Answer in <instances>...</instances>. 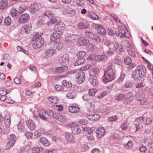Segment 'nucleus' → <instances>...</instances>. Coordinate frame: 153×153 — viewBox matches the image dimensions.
I'll return each instance as SVG.
<instances>
[{
    "label": "nucleus",
    "instance_id": "nucleus-23",
    "mask_svg": "<svg viewBox=\"0 0 153 153\" xmlns=\"http://www.w3.org/2000/svg\"><path fill=\"white\" fill-rule=\"evenodd\" d=\"M79 108L74 105L69 106L68 110L70 112L72 113H77L79 111Z\"/></svg>",
    "mask_w": 153,
    "mask_h": 153
},
{
    "label": "nucleus",
    "instance_id": "nucleus-5",
    "mask_svg": "<svg viewBox=\"0 0 153 153\" xmlns=\"http://www.w3.org/2000/svg\"><path fill=\"white\" fill-rule=\"evenodd\" d=\"M68 126L71 128L73 133L74 134H77L80 133L81 129L80 127L75 123H69Z\"/></svg>",
    "mask_w": 153,
    "mask_h": 153
},
{
    "label": "nucleus",
    "instance_id": "nucleus-10",
    "mask_svg": "<svg viewBox=\"0 0 153 153\" xmlns=\"http://www.w3.org/2000/svg\"><path fill=\"white\" fill-rule=\"evenodd\" d=\"M77 38V36L76 35H69L65 37V40L68 43H70V45H72Z\"/></svg>",
    "mask_w": 153,
    "mask_h": 153
},
{
    "label": "nucleus",
    "instance_id": "nucleus-49",
    "mask_svg": "<svg viewBox=\"0 0 153 153\" xmlns=\"http://www.w3.org/2000/svg\"><path fill=\"white\" fill-rule=\"evenodd\" d=\"M124 62L127 65H130L132 62V60L130 58L126 56L124 58Z\"/></svg>",
    "mask_w": 153,
    "mask_h": 153
},
{
    "label": "nucleus",
    "instance_id": "nucleus-56",
    "mask_svg": "<svg viewBox=\"0 0 153 153\" xmlns=\"http://www.w3.org/2000/svg\"><path fill=\"white\" fill-rule=\"evenodd\" d=\"M33 36L34 37L33 39L36 40L39 37H41V34L39 33L38 32H35L33 33Z\"/></svg>",
    "mask_w": 153,
    "mask_h": 153
},
{
    "label": "nucleus",
    "instance_id": "nucleus-40",
    "mask_svg": "<svg viewBox=\"0 0 153 153\" xmlns=\"http://www.w3.org/2000/svg\"><path fill=\"white\" fill-rule=\"evenodd\" d=\"M43 149L41 147H35L32 149V152L33 153H38L43 151Z\"/></svg>",
    "mask_w": 153,
    "mask_h": 153
},
{
    "label": "nucleus",
    "instance_id": "nucleus-14",
    "mask_svg": "<svg viewBox=\"0 0 153 153\" xmlns=\"http://www.w3.org/2000/svg\"><path fill=\"white\" fill-rule=\"evenodd\" d=\"M39 9V5L36 3H33L31 4V7L30 10L32 14H35Z\"/></svg>",
    "mask_w": 153,
    "mask_h": 153
},
{
    "label": "nucleus",
    "instance_id": "nucleus-16",
    "mask_svg": "<svg viewBox=\"0 0 153 153\" xmlns=\"http://www.w3.org/2000/svg\"><path fill=\"white\" fill-rule=\"evenodd\" d=\"M97 136L99 138H100L104 135L105 131L104 128H99L96 131Z\"/></svg>",
    "mask_w": 153,
    "mask_h": 153
},
{
    "label": "nucleus",
    "instance_id": "nucleus-21",
    "mask_svg": "<svg viewBox=\"0 0 153 153\" xmlns=\"http://www.w3.org/2000/svg\"><path fill=\"white\" fill-rule=\"evenodd\" d=\"M40 143L45 146H48L51 144L50 142L45 137H41L40 139Z\"/></svg>",
    "mask_w": 153,
    "mask_h": 153
},
{
    "label": "nucleus",
    "instance_id": "nucleus-39",
    "mask_svg": "<svg viewBox=\"0 0 153 153\" xmlns=\"http://www.w3.org/2000/svg\"><path fill=\"white\" fill-rule=\"evenodd\" d=\"M58 39H57V38L56 37V36L53 33L51 36L50 40L51 41V42L50 44H53L54 43L57 42V41Z\"/></svg>",
    "mask_w": 153,
    "mask_h": 153
},
{
    "label": "nucleus",
    "instance_id": "nucleus-32",
    "mask_svg": "<svg viewBox=\"0 0 153 153\" xmlns=\"http://www.w3.org/2000/svg\"><path fill=\"white\" fill-rule=\"evenodd\" d=\"M77 58H80L82 59H85L86 58L87 56V53L84 51H81L79 52L77 54Z\"/></svg>",
    "mask_w": 153,
    "mask_h": 153
},
{
    "label": "nucleus",
    "instance_id": "nucleus-3",
    "mask_svg": "<svg viewBox=\"0 0 153 153\" xmlns=\"http://www.w3.org/2000/svg\"><path fill=\"white\" fill-rule=\"evenodd\" d=\"M118 31L115 33L117 36L121 38L126 37L129 38L131 36L129 32L126 29V27L124 25H122L119 26L118 28Z\"/></svg>",
    "mask_w": 153,
    "mask_h": 153
},
{
    "label": "nucleus",
    "instance_id": "nucleus-51",
    "mask_svg": "<svg viewBox=\"0 0 153 153\" xmlns=\"http://www.w3.org/2000/svg\"><path fill=\"white\" fill-rule=\"evenodd\" d=\"M53 44H54L53 47L54 48H56L57 50L61 49L63 48V46L61 44L58 43L57 42L54 43Z\"/></svg>",
    "mask_w": 153,
    "mask_h": 153
},
{
    "label": "nucleus",
    "instance_id": "nucleus-24",
    "mask_svg": "<svg viewBox=\"0 0 153 153\" xmlns=\"http://www.w3.org/2000/svg\"><path fill=\"white\" fill-rule=\"evenodd\" d=\"M99 71V69L97 67H94L90 69L89 71V75L92 77L95 76Z\"/></svg>",
    "mask_w": 153,
    "mask_h": 153
},
{
    "label": "nucleus",
    "instance_id": "nucleus-44",
    "mask_svg": "<svg viewBox=\"0 0 153 153\" xmlns=\"http://www.w3.org/2000/svg\"><path fill=\"white\" fill-rule=\"evenodd\" d=\"M15 142V140H12V141H10L7 143L6 145V148L7 149H10L12 146H13Z\"/></svg>",
    "mask_w": 153,
    "mask_h": 153
},
{
    "label": "nucleus",
    "instance_id": "nucleus-38",
    "mask_svg": "<svg viewBox=\"0 0 153 153\" xmlns=\"http://www.w3.org/2000/svg\"><path fill=\"white\" fill-rule=\"evenodd\" d=\"M82 99L85 101L88 102H91L93 100L91 98L89 95L87 94H85L82 96Z\"/></svg>",
    "mask_w": 153,
    "mask_h": 153
},
{
    "label": "nucleus",
    "instance_id": "nucleus-60",
    "mask_svg": "<svg viewBox=\"0 0 153 153\" xmlns=\"http://www.w3.org/2000/svg\"><path fill=\"white\" fill-rule=\"evenodd\" d=\"M90 83L93 86H95L96 84V81L95 79L91 78L89 79Z\"/></svg>",
    "mask_w": 153,
    "mask_h": 153
},
{
    "label": "nucleus",
    "instance_id": "nucleus-8",
    "mask_svg": "<svg viewBox=\"0 0 153 153\" xmlns=\"http://www.w3.org/2000/svg\"><path fill=\"white\" fill-rule=\"evenodd\" d=\"M59 61L61 65H67L69 62V55L67 54H64L60 58Z\"/></svg>",
    "mask_w": 153,
    "mask_h": 153
},
{
    "label": "nucleus",
    "instance_id": "nucleus-62",
    "mask_svg": "<svg viewBox=\"0 0 153 153\" xmlns=\"http://www.w3.org/2000/svg\"><path fill=\"white\" fill-rule=\"evenodd\" d=\"M8 90L3 88L0 90V95H6L8 93Z\"/></svg>",
    "mask_w": 153,
    "mask_h": 153
},
{
    "label": "nucleus",
    "instance_id": "nucleus-59",
    "mask_svg": "<svg viewBox=\"0 0 153 153\" xmlns=\"http://www.w3.org/2000/svg\"><path fill=\"white\" fill-rule=\"evenodd\" d=\"M47 116L48 117V118H49V117H52L53 114H54V112L50 110H47L46 111Z\"/></svg>",
    "mask_w": 153,
    "mask_h": 153
},
{
    "label": "nucleus",
    "instance_id": "nucleus-34",
    "mask_svg": "<svg viewBox=\"0 0 153 153\" xmlns=\"http://www.w3.org/2000/svg\"><path fill=\"white\" fill-rule=\"evenodd\" d=\"M85 61V59L78 58V59L75 62L74 64V66H77L83 64Z\"/></svg>",
    "mask_w": 153,
    "mask_h": 153
},
{
    "label": "nucleus",
    "instance_id": "nucleus-18",
    "mask_svg": "<svg viewBox=\"0 0 153 153\" xmlns=\"http://www.w3.org/2000/svg\"><path fill=\"white\" fill-rule=\"evenodd\" d=\"M56 53L55 50L52 48H49L44 53L45 56L46 58H48L52 56L53 55Z\"/></svg>",
    "mask_w": 153,
    "mask_h": 153
},
{
    "label": "nucleus",
    "instance_id": "nucleus-61",
    "mask_svg": "<svg viewBox=\"0 0 153 153\" xmlns=\"http://www.w3.org/2000/svg\"><path fill=\"white\" fill-rule=\"evenodd\" d=\"M133 83L132 82L129 80H127L125 84V87L126 88H129L131 87Z\"/></svg>",
    "mask_w": 153,
    "mask_h": 153
},
{
    "label": "nucleus",
    "instance_id": "nucleus-25",
    "mask_svg": "<svg viewBox=\"0 0 153 153\" xmlns=\"http://www.w3.org/2000/svg\"><path fill=\"white\" fill-rule=\"evenodd\" d=\"M65 25L63 23L60 22H59L54 27V30H63L64 28Z\"/></svg>",
    "mask_w": 153,
    "mask_h": 153
},
{
    "label": "nucleus",
    "instance_id": "nucleus-15",
    "mask_svg": "<svg viewBox=\"0 0 153 153\" xmlns=\"http://www.w3.org/2000/svg\"><path fill=\"white\" fill-rule=\"evenodd\" d=\"M96 26L97 27V31L98 33L102 35H104L106 34L105 30L101 25L96 24Z\"/></svg>",
    "mask_w": 153,
    "mask_h": 153
},
{
    "label": "nucleus",
    "instance_id": "nucleus-33",
    "mask_svg": "<svg viewBox=\"0 0 153 153\" xmlns=\"http://www.w3.org/2000/svg\"><path fill=\"white\" fill-rule=\"evenodd\" d=\"M17 127L18 131L19 132H22L25 131V125L23 123L21 122L19 123L17 125Z\"/></svg>",
    "mask_w": 153,
    "mask_h": 153
},
{
    "label": "nucleus",
    "instance_id": "nucleus-2",
    "mask_svg": "<svg viewBox=\"0 0 153 153\" xmlns=\"http://www.w3.org/2000/svg\"><path fill=\"white\" fill-rule=\"evenodd\" d=\"M146 71L145 67L139 65L132 72V78L135 81L140 80L146 76Z\"/></svg>",
    "mask_w": 153,
    "mask_h": 153
},
{
    "label": "nucleus",
    "instance_id": "nucleus-29",
    "mask_svg": "<svg viewBox=\"0 0 153 153\" xmlns=\"http://www.w3.org/2000/svg\"><path fill=\"white\" fill-rule=\"evenodd\" d=\"M8 0H1L0 1V9L3 10L8 6Z\"/></svg>",
    "mask_w": 153,
    "mask_h": 153
},
{
    "label": "nucleus",
    "instance_id": "nucleus-42",
    "mask_svg": "<svg viewBox=\"0 0 153 153\" xmlns=\"http://www.w3.org/2000/svg\"><path fill=\"white\" fill-rule=\"evenodd\" d=\"M114 50L113 49L111 46H110L108 47V50L105 52L108 55H112L114 53Z\"/></svg>",
    "mask_w": 153,
    "mask_h": 153
},
{
    "label": "nucleus",
    "instance_id": "nucleus-1",
    "mask_svg": "<svg viewBox=\"0 0 153 153\" xmlns=\"http://www.w3.org/2000/svg\"><path fill=\"white\" fill-rule=\"evenodd\" d=\"M116 77L115 70L114 66L111 62H108L107 65L106 69L102 78V81L104 83L112 81Z\"/></svg>",
    "mask_w": 153,
    "mask_h": 153
},
{
    "label": "nucleus",
    "instance_id": "nucleus-43",
    "mask_svg": "<svg viewBox=\"0 0 153 153\" xmlns=\"http://www.w3.org/2000/svg\"><path fill=\"white\" fill-rule=\"evenodd\" d=\"M126 95L120 93L117 95L115 97V99L116 100H121L123 98H125Z\"/></svg>",
    "mask_w": 153,
    "mask_h": 153
},
{
    "label": "nucleus",
    "instance_id": "nucleus-26",
    "mask_svg": "<svg viewBox=\"0 0 153 153\" xmlns=\"http://www.w3.org/2000/svg\"><path fill=\"white\" fill-rule=\"evenodd\" d=\"M87 117L90 120L96 121L99 119L100 116L98 114H94L88 115Z\"/></svg>",
    "mask_w": 153,
    "mask_h": 153
},
{
    "label": "nucleus",
    "instance_id": "nucleus-52",
    "mask_svg": "<svg viewBox=\"0 0 153 153\" xmlns=\"http://www.w3.org/2000/svg\"><path fill=\"white\" fill-rule=\"evenodd\" d=\"M17 12L18 11L14 8H13L11 10V15L13 17H16L17 16Z\"/></svg>",
    "mask_w": 153,
    "mask_h": 153
},
{
    "label": "nucleus",
    "instance_id": "nucleus-12",
    "mask_svg": "<svg viewBox=\"0 0 153 153\" xmlns=\"http://www.w3.org/2000/svg\"><path fill=\"white\" fill-rule=\"evenodd\" d=\"M29 19V15L27 13H24L19 18L18 22L20 23H25L27 22Z\"/></svg>",
    "mask_w": 153,
    "mask_h": 153
},
{
    "label": "nucleus",
    "instance_id": "nucleus-9",
    "mask_svg": "<svg viewBox=\"0 0 153 153\" xmlns=\"http://www.w3.org/2000/svg\"><path fill=\"white\" fill-rule=\"evenodd\" d=\"M133 95L132 93L131 92L127 94L126 97L123 100V103L125 105H128L131 103L133 100Z\"/></svg>",
    "mask_w": 153,
    "mask_h": 153
},
{
    "label": "nucleus",
    "instance_id": "nucleus-17",
    "mask_svg": "<svg viewBox=\"0 0 153 153\" xmlns=\"http://www.w3.org/2000/svg\"><path fill=\"white\" fill-rule=\"evenodd\" d=\"M27 126L31 130H33L36 127V124L32 120H29L26 122Z\"/></svg>",
    "mask_w": 153,
    "mask_h": 153
},
{
    "label": "nucleus",
    "instance_id": "nucleus-55",
    "mask_svg": "<svg viewBox=\"0 0 153 153\" xmlns=\"http://www.w3.org/2000/svg\"><path fill=\"white\" fill-rule=\"evenodd\" d=\"M44 15L48 17H53L54 14L51 11H48L44 13Z\"/></svg>",
    "mask_w": 153,
    "mask_h": 153
},
{
    "label": "nucleus",
    "instance_id": "nucleus-53",
    "mask_svg": "<svg viewBox=\"0 0 153 153\" xmlns=\"http://www.w3.org/2000/svg\"><path fill=\"white\" fill-rule=\"evenodd\" d=\"M97 91V90L95 88L90 89L89 91V92L88 93L89 95L90 96H94Z\"/></svg>",
    "mask_w": 153,
    "mask_h": 153
},
{
    "label": "nucleus",
    "instance_id": "nucleus-64",
    "mask_svg": "<svg viewBox=\"0 0 153 153\" xmlns=\"http://www.w3.org/2000/svg\"><path fill=\"white\" fill-rule=\"evenodd\" d=\"M79 122L82 125H85L87 123V120L85 119H81L79 120Z\"/></svg>",
    "mask_w": 153,
    "mask_h": 153
},
{
    "label": "nucleus",
    "instance_id": "nucleus-13",
    "mask_svg": "<svg viewBox=\"0 0 153 153\" xmlns=\"http://www.w3.org/2000/svg\"><path fill=\"white\" fill-rule=\"evenodd\" d=\"M63 13L64 14L69 16H74L76 13L75 10L70 7H67L64 9Z\"/></svg>",
    "mask_w": 153,
    "mask_h": 153
},
{
    "label": "nucleus",
    "instance_id": "nucleus-36",
    "mask_svg": "<svg viewBox=\"0 0 153 153\" xmlns=\"http://www.w3.org/2000/svg\"><path fill=\"white\" fill-rule=\"evenodd\" d=\"M89 16L93 20H97L99 19V16L97 15L94 12H90Z\"/></svg>",
    "mask_w": 153,
    "mask_h": 153
},
{
    "label": "nucleus",
    "instance_id": "nucleus-28",
    "mask_svg": "<svg viewBox=\"0 0 153 153\" xmlns=\"http://www.w3.org/2000/svg\"><path fill=\"white\" fill-rule=\"evenodd\" d=\"M136 99L137 101H141V105H143L145 104L144 102L145 101L144 96H140V94L137 93L136 94Z\"/></svg>",
    "mask_w": 153,
    "mask_h": 153
},
{
    "label": "nucleus",
    "instance_id": "nucleus-4",
    "mask_svg": "<svg viewBox=\"0 0 153 153\" xmlns=\"http://www.w3.org/2000/svg\"><path fill=\"white\" fill-rule=\"evenodd\" d=\"M143 120V123L145 125H148L151 124L153 120L152 118H150L148 117H140L137 118L135 120L136 122H139L141 120Z\"/></svg>",
    "mask_w": 153,
    "mask_h": 153
},
{
    "label": "nucleus",
    "instance_id": "nucleus-19",
    "mask_svg": "<svg viewBox=\"0 0 153 153\" xmlns=\"http://www.w3.org/2000/svg\"><path fill=\"white\" fill-rule=\"evenodd\" d=\"M31 27H32L31 25H25L22 27L21 33H28L31 30Z\"/></svg>",
    "mask_w": 153,
    "mask_h": 153
},
{
    "label": "nucleus",
    "instance_id": "nucleus-37",
    "mask_svg": "<svg viewBox=\"0 0 153 153\" xmlns=\"http://www.w3.org/2000/svg\"><path fill=\"white\" fill-rule=\"evenodd\" d=\"M114 49L117 52H121L123 51V48L120 47L118 43H115L114 45Z\"/></svg>",
    "mask_w": 153,
    "mask_h": 153
},
{
    "label": "nucleus",
    "instance_id": "nucleus-31",
    "mask_svg": "<svg viewBox=\"0 0 153 153\" xmlns=\"http://www.w3.org/2000/svg\"><path fill=\"white\" fill-rule=\"evenodd\" d=\"M114 61L115 63L120 65L121 66L123 64L122 59L118 56H117L115 57Z\"/></svg>",
    "mask_w": 153,
    "mask_h": 153
},
{
    "label": "nucleus",
    "instance_id": "nucleus-11",
    "mask_svg": "<svg viewBox=\"0 0 153 153\" xmlns=\"http://www.w3.org/2000/svg\"><path fill=\"white\" fill-rule=\"evenodd\" d=\"M89 42V41L85 37H80L76 40L77 45L79 46L86 45Z\"/></svg>",
    "mask_w": 153,
    "mask_h": 153
},
{
    "label": "nucleus",
    "instance_id": "nucleus-22",
    "mask_svg": "<svg viewBox=\"0 0 153 153\" xmlns=\"http://www.w3.org/2000/svg\"><path fill=\"white\" fill-rule=\"evenodd\" d=\"M65 139L69 143H72L74 141V138L72 134L67 132L65 134Z\"/></svg>",
    "mask_w": 153,
    "mask_h": 153
},
{
    "label": "nucleus",
    "instance_id": "nucleus-45",
    "mask_svg": "<svg viewBox=\"0 0 153 153\" xmlns=\"http://www.w3.org/2000/svg\"><path fill=\"white\" fill-rule=\"evenodd\" d=\"M56 30V31L54 32L53 33L56 36V37L57 39H59L60 38L61 35L62 34V33L61 30Z\"/></svg>",
    "mask_w": 153,
    "mask_h": 153
},
{
    "label": "nucleus",
    "instance_id": "nucleus-35",
    "mask_svg": "<svg viewBox=\"0 0 153 153\" xmlns=\"http://www.w3.org/2000/svg\"><path fill=\"white\" fill-rule=\"evenodd\" d=\"M49 101L54 104L57 103L59 100L57 97L56 96H51L48 98Z\"/></svg>",
    "mask_w": 153,
    "mask_h": 153
},
{
    "label": "nucleus",
    "instance_id": "nucleus-50",
    "mask_svg": "<svg viewBox=\"0 0 153 153\" xmlns=\"http://www.w3.org/2000/svg\"><path fill=\"white\" fill-rule=\"evenodd\" d=\"M67 68L68 67L67 66L59 67L55 69V71L57 73L61 72L63 71L64 68L67 69Z\"/></svg>",
    "mask_w": 153,
    "mask_h": 153
},
{
    "label": "nucleus",
    "instance_id": "nucleus-46",
    "mask_svg": "<svg viewBox=\"0 0 153 153\" xmlns=\"http://www.w3.org/2000/svg\"><path fill=\"white\" fill-rule=\"evenodd\" d=\"M4 22L6 25H10L12 22L10 17L9 16L6 17L4 20Z\"/></svg>",
    "mask_w": 153,
    "mask_h": 153
},
{
    "label": "nucleus",
    "instance_id": "nucleus-47",
    "mask_svg": "<svg viewBox=\"0 0 153 153\" xmlns=\"http://www.w3.org/2000/svg\"><path fill=\"white\" fill-rule=\"evenodd\" d=\"M66 96L68 98L71 99H74L76 96V94L74 92H71L68 93Z\"/></svg>",
    "mask_w": 153,
    "mask_h": 153
},
{
    "label": "nucleus",
    "instance_id": "nucleus-27",
    "mask_svg": "<svg viewBox=\"0 0 153 153\" xmlns=\"http://www.w3.org/2000/svg\"><path fill=\"white\" fill-rule=\"evenodd\" d=\"M4 122L7 127L8 128L10 126L11 123L10 117L9 114H6L5 115Z\"/></svg>",
    "mask_w": 153,
    "mask_h": 153
},
{
    "label": "nucleus",
    "instance_id": "nucleus-6",
    "mask_svg": "<svg viewBox=\"0 0 153 153\" xmlns=\"http://www.w3.org/2000/svg\"><path fill=\"white\" fill-rule=\"evenodd\" d=\"M75 79L78 83H82L85 79V73L82 71L79 72L76 75Z\"/></svg>",
    "mask_w": 153,
    "mask_h": 153
},
{
    "label": "nucleus",
    "instance_id": "nucleus-63",
    "mask_svg": "<svg viewBox=\"0 0 153 153\" xmlns=\"http://www.w3.org/2000/svg\"><path fill=\"white\" fill-rule=\"evenodd\" d=\"M93 39L94 42L96 44H97L100 43L101 41V39L99 37L96 36L95 37H93L92 38Z\"/></svg>",
    "mask_w": 153,
    "mask_h": 153
},
{
    "label": "nucleus",
    "instance_id": "nucleus-48",
    "mask_svg": "<svg viewBox=\"0 0 153 153\" xmlns=\"http://www.w3.org/2000/svg\"><path fill=\"white\" fill-rule=\"evenodd\" d=\"M66 118L63 115L59 114L58 117H57V120L59 121L62 122L64 123L66 121Z\"/></svg>",
    "mask_w": 153,
    "mask_h": 153
},
{
    "label": "nucleus",
    "instance_id": "nucleus-7",
    "mask_svg": "<svg viewBox=\"0 0 153 153\" xmlns=\"http://www.w3.org/2000/svg\"><path fill=\"white\" fill-rule=\"evenodd\" d=\"M44 43V39L41 38L36 40L33 44V48L35 49H38L41 48Z\"/></svg>",
    "mask_w": 153,
    "mask_h": 153
},
{
    "label": "nucleus",
    "instance_id": "nucleus-30",
    "mask_svg": "<svg viewBox=\"0 0 153 153\" xmlns=\"http://www.w3.org/2000/svg\"><path fill=\"white\" fill-rule=\"evenodd\" d=\"M77 27L80 29H87L88 26L86 22L83 21L79 22L77 25Z\"/></svg>",
    "mask_w": 153,
    "mask_h": 153
},
{
    "label": "nucleus",
    "instance_id": "nucleus-54",
    "mask_svg": "<svg viewBox=\"0 0 153 153\" xmlns=\"http://www.w3.org/2000/svg\"><path fill=\"white\" fill-rule=\"evenodd\" d=\"M85 35L88 37L92 38L94 37L93 34L91 31L87 30L85 32Z\"/></svg>",
    "mask_w": 153,
    "mask_h": 153
},
{
    "label": "nucleus",
    "instance_id": "nucleus-20",
    "mask_svg": "<svg viewBox=\"0 0 153 153\" xmlns=\"http://www.w3.org/2000/svg\"><path fill=\"white\" fill-rule=\"evenodd\" d=\"M38 117L44 120H46L48 117L47 116V112L44 110H41L39 112Z\"/></svg>",
    "mask_w": 153,
    "mask_h": 153
},
{
    "label": "nucleus",
    "instance_id": "nucleus-41",
    "mask_svg": "<svg viewBox=\"0 0 153 153\" xmlns=\"http://www.w3.org/2000/svg\"><path fill=\"white\" fill-rule=\"evenodd\" d=\"M86 49L88 51H92L94 49V46L92 44L88 43L86 45Z\"/></svg>",
    "mask_w": 153,
    "mask_h": 153
},
{
    "label": "nucleus",
    "instance_id": "nucleus-57",
    "mask_svg": "<svg viewBox=\"0 0 153 153\" xmlns=\"http://www.w3.org/2000/svg\"><path fill=\"white\" fill-rule=\"evenodd\" d=\"M91 66V65L88 64L86 65H85L81 67L80 68L82 71H85L89 69Z\"/></svg>",
    "mask_w": 153,
    "mask_h": 153
},
{
    "label": "nucleus",
    "instance_id": "nucleus-58",
    "mask_svg": "<svg viewBox=\"0 0 153 153\" xmlns=\"http://www.w3.org/2000/svg\"><path fill=\"white\" fill-rule=\"evenodd\" d=\"M0 100L2 101H4L5 102L8 103H13L11 102L10 101H7V99L6 98L5 95H1Z\"/></svg>",
    "mask_w": 153,
    "mask_h": 153
}]
</instances>
